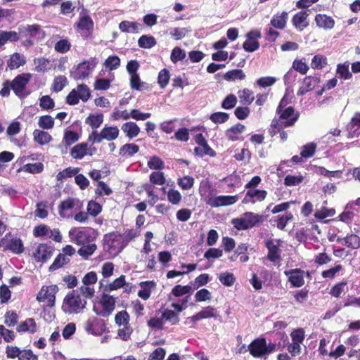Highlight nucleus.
I'll return each instance as SVG.
<instances>
[{
    "mask_svg": "<svg viewBox=\"0 0 360 360\" xmlns=\"http://www.w3.org/2000/svg\"><path fill=\"white\" fill-rule=\"evenodd\" d=\"M75 207L80 210L82 207V202L77 198L68 197L62 200L58 207V214L63 219H70L72 217V214L69 211Z\"/></svg>",
    "mask_w": 360,
    "mask_h": 360,
    "instance_id": "nucleus-14",
    "label": "nucleus"
},
{
    "mask_svg": "<svg viewBox=\"0 0 360 360\" xmlns=\"http://www.w3.org/2000/svg\"><path fill=\"white\" fill-rule=\"evenodd\" d=\"M84 330L88 334L94 336H100L109 331L105 321L96 316H91L86 320Z\"/></svg>",
    "mask_w": 360,
    "mask_h": 360,
    "instance_id": "nucleus-12",
    "label": "nucleus"
},
{
    "mask_svg": "<svg viewBox=\"0 0 360 360\" xmlns=\"http://www.w3.org/2000/svg\"><path fill=\"white\" fill-rule=\"evenodd\" d=\"M238 200V195H219L210 198L207 203L212 207L233 205Z\"/></svg>",
    "mask_w": 360,
    "mask_h": 360,
    "instance_id": "nucleus-18",
    "label": "nucleus"
},
{
    "mask_svg": "<svg viewBox=\"0 0 360 360\" xmlns=\"http://www.w3.org/2000/svg\"><path fill=\"white\" fill-rule=\"evenodd\" d=\"M314 20L317 27L323 30H331L335 26L334 19L326 14H316Z\"/></svg>",
    "mask_w": 360,
    "mask_h": 360,
    "instance_id": "nucleus-25",
    "label": "nucleus"
},
{
    "mask_svg": "<svg viewBox=\"0 0 360 360\" xmlns=\"http://www.w3.org/2000/svg\"><path fill=\"white\" fill-rule=\"evenodd\" d=\"M87 213L92 217L98 216L102 211V206L94 200H90L87 204Z\"/></svg>",
    "mask_w": 360,
    "mask_h": 360,
    "instance_id": "nucleus-63",
    "label": "nucleus"
},
{
    "mask_svg": "<svg viewBox=\"0 0 360 360\" xmlns=\"http://www.w3.org/2000/svg\"><path fill=\"white\" fill-rule=\"evenodd\" d=\"M290 335L292 342L288 343L287 350L292 356H296L301 353V345L305 339V331L302 328H295Z\"/></svg>",
    "mask_w": 360,
    "mask_h": 360,
    "instance_id": "nucleus-8",
    "label": "nucleus"
},
{
    "mask_svg": "<svg viewBox=\"0 0 360 360\" xmlns=\"http://www.w3.org/2000/svg\"><path fill=\"white\" fill-rule=\"evenodd\" d=\"M115 323L117 327L130 323V315L126 310L118 311L115 316Z\"/></svg>",
    "mask_w": 360,
    "mask_h": 360,
    "instance_id": "nucleus-51",
    "label": "nucleus"
},
{
    "mask_svg": "<svg viewBox=\"0 0 360 360\" xmlns=\"http://www.w3.org/2000/svg\"><path fill=\"white\" fill-rule=\"evenodd\" d=\"M224 78L228 82L243 80L245 78V74L241 69H234L226 72L224 75Z\"/></svg>",
    "mask_w": 360,
    "mask_h": 360,
    "instance_id": "nucleus-45",
    "label": "nucleus"
},
{
    "mask_svg": "<svg viewBox=\"0 0 360 360\" xmlns=\"http://www.w3.org/2000/svg\"><path fill=\"white\" fill-rule=\"evenodd\" d=\"M87 143H80L75 145L70 150V155L74 159L81 160L88 154Z\"/></svg>",
    "mask_w": 360,
    "mask_h": 360,
    "instance_id": "nucleus-32",
    "label": "nucleus"
},
{
    "mask_svg": "<svg viewBox=\"0 0 360 360\" xmlns=\"http://www.w3.org/2000/svg\"><path fill=\"white\" fill-rule=\"evenodd\" d=\"M103 245L105 251L113 256H117L127 246V240H124V236L121 233L112 231L103 236Z\"/></svg>",
    "mask_w": 360,
    "mask_h": 360,
    "instance_id": "nucleus-4",
    "label": "nucleus"
},
{
    "mask_svg": "<svg viewBox=\"0 0 360 360\" xmlns=\"http://www.w3.org/2000/svg\"><path fill=\"white\" fill-rule=\"evenodd\" d=\"M25 64V59L19 53H14L7 61V65L11 70L17 69Z\"/></svg>",
    "mask_w": 360,
    "mask_h": 360,
    "instance_id": "nucleus-43",
    "label": "nucleus"
},
{
    "mask_svg": "<svg viewBox=\"0 0 360 360\" xmlns=\"http://www.w3.org/2000/svg\"><path fill=\"white\" fill-rule=\"evenodd\" d=\"M194 153L195 155L200 157H203L205 155L214 157L216 155V152L208 145L207 141L195 147L194 148Z\"/></svg>",
    "mask_w": 360,
    "mask_h": 360,
    "instance_id": "nucleus-40",
    "label": "nucleus"
},
{
    "mask_svg": "<svg viewBox=\"0 0 360 360\" xmlns=\"http://www.w3.org/2000/svg\"><path fill=\"white\" fill-rule=\"evenodd\" d=\"M134 329L130 323L118 327L117 330V338L123 341H128L131 339Z\"/></svg>",
    "mask_w": 360,
    "mask_h": 360,
    "instance_id": "nucleus-36",
    "label": "nucleus"
},
{
    "mask_svg": "<svg viewBox=\"0 0 360 360\" xmlns=\"http://www.w3.org/2000/svg\"><path fill=\"white\" fill-rule=\"evenodd\" d=\"M30 79V74H20L11 82V89L16 96H20Z\"/></svg>",
    "mask_w": 360,
    "mask_h": 360,
    "instance_id": "nucleus-16",
    "label": "nucleus"
},
{
    "mask_svg": "<svg viewBox=\"0 0 360 360\" xmlns=\"http://www.w3.org/2000/svg\"><path fill=\"white\" fill-rule=\"evenodd\" d=\"M267 196V191L262 189H248L245 195L242 200L243 204L252 203L256 202H262L265 200Z\"/></svg>",
    "mask_w": 360,
    "mask_h": 360,
    "instance_id": "nucleus-19",
    "label": "nucleus"
},
{
    "mask_svg": "<svg viewBox=\"0 0 360 360\" xmlns=\"http://www.w3.org/2000/svg\"><path fill=\"white\" fill-rule=\"evenodd\" d=\"M139 150V146L135 143H126L120 148V155L123 157H132Z\"/></svg>",
    "mask_w": 360,
    "mask_h": 360,
    "instance_id": "nucleus-41",
    "label": "nucleus"
},
{
    "mask_svg": "<svg viewBox=\"0 0 360 360\" xmlns=\"http://www.w3.org/2000/svg\"><path fill=\"white\" fill-rule=\"evenodd\" d=\"M316 150V144L310 142L302 147L300 155L304 158H309L314 155Z\"/></svg>",
    "mask_w": 360,
    "mask_h": 360,
    "instance_id": "nucleus-54",
    "label": "nucleus"
},
{
    "mask_svg": "<svg viewBox=\"0 0 360 360\" xmlns=\"http://www.w3.org/2000/svg\"><path fill=\"white\" fill-rule=\"evenodd\" d=\"M20 39L18 32L15 31H1L0 32V47L4 46L8 41L16 42Z\"/></svg>",
    "mask_w": 360,
    "mask_h": 360,
    "instance_id": "nucleus-38",
    "label": "nucleus"
},
{
    "mask_svg": "<svg viewBox=\"0 0 360 360\" xmlns=\"http://www.w3.org/2000/svg\"><path fill=\"white\" fill-rule=\"evenodd\" d=\"M360 127V112H356L354 113V116L352 117L350 122L348 125V129L349 130V134L347 136L348 138L357 137L360 134V131L359 128Z\"/></svg>",
    "mask_w": 360,
    "mask_h": 360,
    "instance_id": "nucleus-28",
    "label": "nucleus"
},
{
    "mask_svg": "<svg viewBox=\"0 0 360 360\" xmlns=\"http://www.w3.org/2000/svg\"><path fill=\"white\" fill-rule=\"evenodd\" d=\"M327 58L321 54H317L314 56L311 62V67L313 69L321 70L327 65Z\"/></svg>",
    "mask_w": 360,
    "mask_h": 360,
    "instance_id": "nucleus-53",
    "label": "nucleus"
},
{
    "mask_svg": "<svg viewBox=\"0 0 360 360\" xmlns=\"http://www.w3.org/2000/svg\"><path fill=\"white\" fill-rule=\"evenodd\" d=\"M276 349L275 343H266L264 338L254 339L248 345L250 354L255 358H261L273 353Z\"/></svg>",
    "mask_w": 360,
    "mask_h": 360,
    "instance_id": "nucleus-7",
    "label": "nucleus"
},
{
    "mask_svg": "<svg viewBox=\"0 0 360 360\" xmlns=\"http://www.w3.org/2000/svg\"><path fill=\"white\" fill-rule=\"evenodd\" d=\"M94 23L91 18L88 15L82 17L78 22V27L81 30H86L88 32V34L84 37H87L88 35L91 34L93 30Z\"/></svg>",
    "mask_w": 360,
    "mask_h": 360,
    "instance_id": "nucleus-49",
    "label": "nucleus"
},
{
    "mask_svg": "<svg viewBox=\"0 0 360 360\" xmlns=\"http://www.w3.org/2000/svg\"><path fill=\"white\" fill-rule=\"evenodd\" d=\"M103 65L105 68L112 71L117 70L120 66V59L117 56H110L105 59Z\"/></svg>",
    "mask_w": 360,
    "mask_h": 360,
    "instance_id": "nucleus-55",
    "label": "nucleus"
},
{
    "mask_svg": "<svg viewBox=\"0 0 360 360\" xmlns=\"http://www.w3.org/2000/svg\"><path fill=\"white\" fill-rule=\"evenodd\" d=\"M121 129L126 134V136L130 139L136 137L140 132L139 127L134 122L124 123Z\"/></svg>",
    "mask_w": 360,
    "mask_h": 360,
    "instance_id": "nucleus-31",
    "label": "nucleus"
},
{
    "mask_svg": "<svg viewBox=\"0 0 360 360\" xmlns=\"http://www.w3.org/2000/svg\"><path fill=\"white\" fill-rule=\"evenodd\" d=\"M103 122V115L102 113L89 115L85 120V123L89 125L92 129L98 128Z\"/></svg>",
    "mask_w": 360,
    "mask_h": 360,
    "instance_id": "nucleus-47",
    "label": "nucleus"
},
{
    "mask_svg": "<svg viewBox=\"0 0 360 360\" xmlns=\"http://www.w3.org/2000/svg\"><path fill=\"white\" fill-rule=\"evenodd\" d=\"M217 316V310L215 308L211 306H207L203 308L201 311L196 313L191 317V320L193 322H196L199 320L208 319L212 317H216Z\"/></svg>",
    "mask_w": 360,
    "mask_h": 360,
    "instance_id": "nucleus-30",
    "label": "nucleus"
},
{
    "mask_svg": "<svg viewBox=\"0 0 360 360\" xmlns=\"http://www.w3.org/2000/svg\"><path fill=\"white\" fill-rule=\"evenodd\" d=\"M265 246L268 250L267 259L269 261L275 262L281 259L280 240H266Z\"/></svg>",
    "mask_w": 360,
    "mask_h": 360,
    "instance_id": "nucleus-17",
    "label": "nucleus"
},
{
    "mask_svg": "<svg viewBox=\"0 0 360 360\" xmlns=\"http://www.w3.org/2000/svg\"><path fill=\"white\" fill-rule=\"evenodd\" d=\"M20 38L25 39L22 44L27 48L34 44V41H41L45 38L46 32L38 24L21 25L18 27Z\"/></svg>",
    "mask_w": 360,
    "mask_h": 360,
    "instance_id": "nucleus-3",
    "label": "nucleus"
},
{
    "mask_svg": "<svg viewBox=\"0 0 360 360\" xmlns=\"http://www.w3.org/2000/svg\"><path fill=\"white\" fill-rule=\"evenodd\" d=\"M147 165L150 169L154 170H161L165 167L163 160L156 155L150 157V160L148 161Z\"/></svg>",
    "mask_w": 360,
    "mask_h": 360,
    "instance_id": "nucleus-60",
    "label": "nucleus"
},
{
    "mask_svg": "<svg viewBox=\"0 0 360 360\" xmlns=\"http://www.w3.org/2000/svg\"><path fill=\"white\" fill-rule=\"evenodd\" d=\"M170 78L169 71L163 68L158 73V82L161 89H165L168 84Z\"/></svg>",
    "mask_w": 360,
    "mask_h": 360,
    "instance_id": "nucleus-62",
    "label": "nucleus"
},
{
    "mask_svg": "<svg viewBox=\"0 0 360 360\" xmlns=\"http://www.w3.org/2000/svg\"><path fill=\"white\" fill-rule=\"evenodd\" d=\"M98 236V231L91 227H72L68 232L70 240L80 246L77 253L84 259H88L96 251Z\"/></svg>",
    "mask_w": 360,
    "mask_h": 360,
    "instance_id": "nucleus-1",
    "label": "nucleus"
},
{
    "mask_svg": "<svg viewBox=\"0 0 360 360\" xmlns=\"http://www.w3.org/2000/svg\"><path fill=\"white\" fill-rule=\"evenodd\" d=\"M246 127L241 123H237L235 125L231 127L225 131V136L228 140L231 141H236L240 139V134H241Z\"/></svg>",
    "mask_w": 360,
    "mask_h": 360,
    "instance_id": "nucleus-24",
    "label": "nucleus"
},
{
    "mask_svg": "<svg viewBox=\"0 0 360 360\" xmlns=\"http://www.w3.org/2000/svg\"><path fill=\"white\" fill-rule=\"evenodd\" d=\"M162 319L165 321H167L171 325H176L180 321L179 314L172 309H165L162 313Z\"/></svg>",
    "mask_w": 360,
    "mask_h": 360,
    "instance_id": "nucleus-44",
    "label": "nucleus"
},
{
    "mask_svg": "<svg viewBox=\"0 0 360 360\" xmlns=\"http://www.w3.org/2000/svg\"><path fill=\"white\" fill-rule=\"evenodd\" d=\"M337 74L341 79L345 80L349 79L352 77V72L349 70V63H340L337 65Z\"/></svg>",
    "mask_w": 360,
    "mask_h": 360,
    "instance_id": "nucleus-52",
    "label": "nucleus"
},
{
    "mask_svg": "<svg viewBox=\"0 0 360 360\" xmlns=\"http://www.w3.org/2000/svg\"><path fill=\"white\" fill-rule=\"evenodd\" d=\"M76 290L79 291V295L83 299H92L95 295V288L94 286L84 285L79 287Z\"/></svg>",
    "mask_w": 360,
    "mask_h": 360,
    "instance_id": "nucleus-58",
    "label": "nucleus"
},
{
    "mask_svg": "<svg viewBox=\"0 0 360 360\" xmlns=\"http://www.w3.org/2000/svg\"><path fill=\"white\" fill-rule=\"evenodd\" d=\"M288 104L287 99L284 96L279 102L276 112L278 115V118H274L272 121H276L278 124L284 127H293L300 117V112L296 111L292 106L285 107Z\"/></svg>",
    "mask_w": 360,
    "mask_h": 360,
    "instance_id": "nucleus-2",
    "label": "nucleus"
},
{
    "mask_svg": "<svg viewBox=\"0 0 360 360\" xmlns=\"http://www.w3.org/2000/svg\"><path fill=\"white\" fill-rule=\"evenodd\" d=\"M99 303L102 307L101 310H98L94 307V311L99 316L108 317L115 309L116 300L113 296L103 292Z\"/></svg>",
    "mask_w": 360,
    "mask_h": 360,
    "instance_id": "nucleus-13",
    "label": "nucleus"
},
{
    "mask_svg": "<svg viewBox=\"0 0 360 360\" xmlns=\"http://www.w3.org/2000/svg\"><path fill=\"white\" fill-rule=\"evenodd\" d=\"M288 127H284V125H281L278 124L276 121H271L270 125L269 133L271 136H275L276 134H280V138L283 141H285L288 139V133L284 130L285 128H288Z\"/></svg>",
    "mask_w": 360,
    "mask_h": 360,
    "instance_id": "nucleus-33",
    "label": "nucleus"
},
{
    "mask_svg": "<svg viewBox=\"0 0 360 360\" xmlns=\"http://www.w3.org/2000/svg\"><path fill=\"white\" fill-rule=\"evenodd\" d=\"M264 221V216L254 213L252 212H246L239 218H234L231 220V224L237 230H247L254 226H260Z\"/></svg>",
    "mask_w": 360,
    "mask_h": 360,
    "instance_id": "nucleus-5",
    "label": "nucleus"
},
{
    "mask_svg": "<svg viewBox=\"0 0 360 360\" xmlns=\"http://www.w3.org/2000/svg\"><path fill=\"white\" fill-rule=\"evenodd\" d=\"M54 248L46 243H40L33 252V257L37 262L45 263L53 255Z\"/></svg>",
    "mask_w": 360,
    "mask_h": 360,
    "instance_id": "nucleus-15",
    "label": "nucleus"
},
{
    "mask_svg": "<svg viewBox=\"0 0 360 360\" xmlns=\"http://www.w3.org/2000/svg\"><path fill=\"white\" fill-rule=\"evenodd\" d=\"M308 11H301L295 13L292 18V25L299 31L307 28L309 23L307 19L309 13Z\"/></svg>",
    "mask_w": 360,
    "mask_h": 360,
    "instance_id": "nucleus-21",
    "label": "nucleus"
},
{
    "mask_svg": "<svg viewBox=\"0 0 360 360\" xmlns=\"http://www.w3.org/2000/svg\"><path fill=\"white\" fill-rule=\"evenodd\" d=\"M69 262H70L69 258H68L63 254L60 253L55 258L53 262L49 266V270L50 271H54L63 267L65 264H68Z\"/></svg>",
    "mask_w": 360,
    "mask_h": 360,
    "instance_id": "nucleus-50",
    "label": "nucleus"
},
{
    "mask_svg": "<svg viewBox=\"0 0 360 360\" xmlns=\"http://www.w3.org/2000/svg\"><path fill=\"white\" fill-rule=\"evenodd\" d=\"M77 94L83 102H86L91 97L89 88L86 84H81L77 86Z\"/></svg>",
    "mask_w": 360,
    "mask_h": 360,
    "instance_id": "nucleus-64",
    "label": "nucleus"
},
{
    "mask_svg": "<svg viewBox=\"0 0 360 360\" xmlns=\"http://www.w3.org/2000/svg\"><path fill=\"white\" fill-rule=\"evenodd\" d=\"M288 18V12L277 13L273 15L271 20V25L276 29L283 30L286 26Z\"/></svg>",
    "mask_w": 360,
    "mask_h": 360,
    "instance_id": "nucleus-29",
    "label": "nucleus"
},
{
    "mask_svg": "<svg viewBox=\"0 0 360 360\" xmlns=\"http://www.w3.org/2000/svg\"><path fill=\"white\" fill-rule=\"evenodd\" d=\"M320 81V78L318 77L307 76L304 78L302 83L297 91V96H303L312 91Z\"/></svg>",
    "mask_w": 360,
    "mask_h": 360,
    "instance_id": "nucleus-22",
    "label": "nucleus"
},
{
    "mask_svg": "<svg viewBox=\"0 0 360 360\" xmlns=\"http://www.w3.org/2000/svg\"><path fill=\"white\" fill-rule=\"evenodd\" d=\"M192 290L193 288L191 285H176L172 289L171 292L169 295V300H172V296L174 297H180L184 295L191 294Z\"/></svg>",
    "mask_w": 360,
    "mask_h": 360,
    "instance_id": "nucleus-34",
    "label": "nucleus"
},
{
    "mask_svg": "<svg viewBox=\"0 0 360 360\" xmlns=\"http://www.w3.org/2000/svg\"><path fill=\"white\" fill-rule=\"evenodd\" d=\"M0 248H2L4 250H10L15 254H21L24 251L22 240L13 236L11 232L7 233L0 240Z\"/></svg>",
    "mask_w": 360,
    "mask_h": 360,
    "instance_id": "nucleus-10",
    "label": "nucleus"
},
{
    "mask_svg": "<svg viewBox=\"0 0 360 360\" xmlns=\"http://www.w3.org/2000/svg\"><path fill=\"white\" fill-rule=\"evenodd\" d=\"M238 96L240 102L243 105H250L255 100L253 91L247 88L239 90L238 91Z\"/></svg>",
    "mask_w": 360,
    "mask_h": 360,
    "instance_id": "nucleus-39",
    "label": "nucleus"
},
{
    "mask_svg": "<svg viewBox=\"0 0 360 360\" xmlns=\"http://www.w3.org/2000/svg\"><path fill=\"white\" fill-rule=\"evenodd\" d=\"M58 292L57 285H43L37 295L39 302H45L46 307H53L56 303V295Z\"/></svg>",
    "mask_w": 360,
    "mask_h": 360,
    "instance_id": "nucleus-9",
    "label": "nucleus"
},
{
    "mask_svg": "<svg viewBox=\"0 0 360 360\" xmlns=\"http://www.w3.org/2000/svg\"><path fill=\"white\" fill-rule=\"evenodd\" d=\"M157 284L154 281H141L139 283L141 289L138 291V296L143 300H148L152 292V290L155 289Z\"/></svg>",
    "mask_w": 360,
    "mask_h": 360,
    "instance_id": "nucleus-23",
    "label": "nucleus"
},
{
    "mask_svg": "<svg viewBox=\"0 0 360 360\" xmlns=\"http://www.w3.org/2000/svg\"><path fill=\"white\" fill-rule=\"evenodd\" d=\"M97 64L96 58H91L89 60H84L78 64L74 71L71 72V76L75 80H83L87 78Z\"/></svg>",
    "mask_w": 360,
    "mask_h": 360,
    "instance_id": "nucleus-11",
    "label": "nucleus"
},
{
    "mask_svg": "<svg viewBox=\"0 0 360 360\" xmlns=\"http://www.w3.org/2000/svg\"><path fill=\"white\" fill-rule=\"evenodd\" d=\"M102 138L108 141L116 139L120 131L117 127H105L101 129Z\"/></svg>",
    "mask_w": 360,
    "mask_h": 360,
    "instance_id": "nucleus-42",
    "label": "nucleus"
},
{
    "mask_svg": "<svg viewBox=\"0 0 360 360\" xmlns=\"http://www.w3.org/2000/svg\"><path fill=\"white\" fill-rule=\"evenodd\" d=\"M125 278L124 275H121L119 278L106 285L104 288V292H110L122 288L126 284Z\"/></svg>",
    "mask_w": 360,
    "mask_h": 360,
    "instance_id": "nucleus-48",
    "label": "nucleus"
},
{
    "mask_svg": "<svg viewBox=\"0 0 360 360\" xmlns=\"http://www.w3.org/2000/svg\"><path fill=\"white\" fill-rule=\"evenodd\" d=\"M157 44L155 38L153 36L142 35L138 39V45L142 49H151Z\"/></svg>",
    "mask_w": 360,
    "mask_h": 360,
    "instance_id": "nucleus-46",
    "label": "nucleus"
},
{
    "mask_svg": "<svg viewBox=\"0 0 360 360\" xmlns=\"http://www.w3.org/2000/svg\"><path fill=\"white\" fill-rule=\"evenodd\" d=\"M16 330L20 333H29L34 334L37 330V325L34 319L27 318L24 321L18 325L16 327Z\"/></svg>",
    "mask_w": 360,
    "mask_h": 360,
    "instance_id": "nucleus-26",
    "label": "nucleus"
},
{
    "mask_svg": "<svg viewBox=\"0 0 360 360\" xmlns=\"http://www.w3.org/2000/svg\"><path fill=\"white\" fill-rule=\"evenodd\" d=\"M38 125L43 129H50L54 126V119L51 115H42L39 117Z\"/></svg>",
    "mask_w": 360,
    "mask_h": 360,
    "instance_id": "nucleus-61",
    "label": "nucleus"
},
{
    "mask_svg": "<svg viewBox=\"0 0 360 360\" xmlns=\"http://www.w3.org/2000/svg\"><path fill=\"white\" fill-rule=\"evenodd\" d=\"M79 172V167H67L61 172H59L56 175L58 181H63L64 179L70 178L75 176Z\"/></svg>",
    "mask_w": 360,
    "mask_h": 360,
    "instance_id": "nucleus-59",
    "label": "nucleus"
},
{
    "mask_svg": "<svg viewBox=\"0 0 360 360\" xmlns=\"http://www.w3.org/2000/svg\"><path fill=\"white\" fill-rule=\"evenodd\" d=\"M285 276H288V281L292 287L300 288L304 284V271L300 269H292L284 271Z\"/></svg>",
    "mask_w": 360,
    "mask_h": 360,
    "instance_id": "nucleus-20",
    "label": "nucleus"
},
{
    "mask_svg": "<svg viewBox=\"0 0 360 360\" xmlns=\"http://www.w3.org/2000/svg\"><path fill=\"white\" fill-rule=\"evenodd\" d=\"M79 291L72 290L69 292L63 300V307L67 309L65 311L70 314H79L82 312L86 306V300L79 295Z\"/></svg>",
    "mask_w": 360,
    "mask_h": 360,
    "instance_id": "nucleus-6",
    "label": "nucleus"
},
{
    "mask_svg": "<svg viewBox=\"0 0 360 360\" xmlns=\"http://www.w3.org/2000/svg\"><path fill=\"white\" fill-rule=\"evenodd\" d=\"M68 79L64 75L56 77L51 89L53 91L59 92L68 84Z\"/></svg>",
    "mask_w": 360,
    "mask_h": 360,
    "instance_id": "nucleus-56",
    "label": "nucleus"
},
{
    "mask_svg": "<svg viewBox=\"0 0 360 360\" xmlns=\"http://www.w3.org/2000/svg\"><path fill=\"white\" fill-rule=\"evenodd\" d=\"M293 219V214L288 212L283 215H278L276 219V226L280 230H284L288 223Z\"/></svg>",
    "mask_w": 360,
    "mask_h": 360,
    "instance_id": "nucleus-57",
    "label": "nucleus"
},
{
    "mask_svg": "<svg viewBox=\"0 0 360 360\" xmlns=\"http://www.w3.org/2000/svg\"><path fill=\"white\" fill-rule=\"evenodd\" d=\"M34 140L38 144L44 146L52 140V136L46 131L35 129L33 132Z\"/></svg>",
    "mask_w": 360,
    "mask_h": 360,
    "instance_id": "nucleus-37",
    "label": "nucleus"
},
{
    "mask_svg": "<svg viewBox=\"0 0 360 360\" xmlns=\"http://www.w3.org/2000/svg\"><path fill=\"white\" fill-rule=\"evenodd\" d=\"M119 29L124 33L136 34L140 32L143 27L141 25L135 21L123 20L119 24Z\"/></svg>",
    "mask_w": 360,
    "mask_h": 360,
    "instance_id": "nucleus-27",
    "label": "nucleus"
},
{
    "mask_svg": "<svg viewBox=\"0 0 360 360\" xmlns=\"http://www.w3.org/2000/svg\"><path fill=\"white\" fill-rule=\"evenodd\" d=\"M344 240L345 245L352 249L360 248V237L356 234H351L343 238H338V242Z\"/></svg>",
    "mask_w": 360,
    "mask_h": 360,
    "instance_id": "nucleus-35",
    "label": "nucleus"
}]
</instances>
